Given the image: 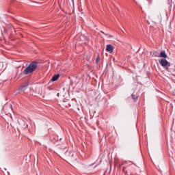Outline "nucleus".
<instances>
[{
  "label": "nucleus",
  "mask_w": 175,
  "mask_h": 175,
  "mask_svg": "<svg viewBox=\"0 0 175 175\" xmlns=\"http://www.w3.org/2000/svg\"><path fill=\"white\" fill-rule=\"evenodd\" d=\"M38 68V62H32L23 71V75H31Z\"/></svg>",
  "instance_id": "nucleus-1"
},
{
  "label": "nucleus",
  "mask_w": 175,
  "mask_h": 175,
  "mask_svg": "<svg viewBox=\"0 0 175 175\" xmlns=\"http://www.w3.org/2000/svg\"><path fill=\"white\" fill-rule=\"evenodd\" d=\"M160 65H161V66H163V68H165V69H169V68L167 66H170V63H169V62H167V60H166L165 59H161L159 61Z\"/></svg>",
  "instance_id": "nucleus-2"
},
{
  "label": "nucleus",
  "mask_w": 175,
  "mask_h": 175,
  "mask_svg": "<svg viewBox=\"0 0 175 175\" xmlns=\"http://www.w3.org/2000/svg\"><path fill=\"white\" fill-rule=\"evenodd\" d=\"M114 50V48L111 46V44H108L106 46V51H108V53H111Z\"/></svg>",
  "instance_id": "nucleus-3"
},
{
  "label": "nucleus",
  "mask_w": 175,
  "mask_h": 175,
  "mask_svg": "<svg viewBox=\"0 0 175 175\" xmlns=\"http://www.w3.org/2000/svg\"><path fill=\"white\" fill-rule=\"evenodd\" d=\"M159 58H165V59H166V58H167V55H166V52L165 51H162L160 53Z\"/></svg>",
  "instance_id": "nucleus-4"
},
{
  "label": "nucleus",
  "mask_w": 175,
  "mask_h": 175,
  "mask_svg": "<svg viewBox=\"0 0 175 175\" xmlns=\"http://www.w3.org/2000/svg\"><path fill=\"white\" fill-rule=\"evenodd\" d=\"M59 79V75H55L52 78V81H57Z\"/></svg>",
  "instance_id": "nucleus-5"
},
{
  "label": "nucleus",
  "mask_w": 175,
  "mask_h": 175,
  "mask_svg": "<svg viewBox=\"0 0 175 175\" xmlns=\"http://www.w3.org/2000/svg\"><path fill=\"white\" fill-rule=\"evenodd\" d=\"M131 96H132V98L133 99V100H134L135 102H136V100H137V98H139V96H135V95L133 94L131 95Z\"/></svg>",
  "instance_id": "nucleus-6"
},
{
  "label": "nucleus",
  "mask_w": 175,
  "mask_h": 175,
  "mask_svg": "<svg viewBox=\"0 0 175 175\" xmlns=\"http://www.w3.org/2000/svg\"><path fill=\"white\" fill-rule=\"evenodd\" d=\"M27 85H23L21 88V91H23V92L25 91Z\"/></svg>",
  "instance_id": "nucleus-7"
},
{
  "label": "nucleus",
  "mask_w": 175,
  "mask_h": 175,
  "mask_svg": "<svg viewBox=\"0 0 175 175\" xmlns=\"http://www.w3.org/2000/svg\"><path fill=\"white\" fill-rule=\"evenodd\" d=\"M153 55H154V57H159V55H160L159 52H158V51L154 52L153 53Z\"/></svg>",
  "instance_id": "nucleus-8"
},
{
  "label": "nucleus",
  "mask_w": 175,
  "mask_h": 175,
  "mask_svg": "<svg viewBox=\"0 0 175 175\" xmlns=\"http://www.w3.org/2000/svg\"><path fill=\"white\" fill-rule=\"evenodd\" d=\"M99 61H100V57L99 56H98V57H96V64H98V62H99Z\"/></svg>",
  "instance_id": "nucleus-9"
},
{
  "label": "nucleus",
  "mask_w": 175,
  "mask_h": 175,
  "mask_svg": "<svg viewBox=\"0 0 175 175\" xmlns=\"http://www.w3.org/2000/svg\"><path fill=\"white\" fill-rule=\"evenodd\" d=\"M101 33H103L104 35H105V36H110L109 34H107V33H105L103 32V31H101Z\"/></svg>",
  "instance_id": "nucleus-10"
},
{
  "label": "nucleus",
  "mask_w": 175,
  "mask_h": 175,
  "mask_svg": "<svg viewBox=\"0 0 175 175\" xmlns=\"http://www.w3.org/2000/svg\"><path fill=\"white\" fill-rule=\"evenodd\" d=\"M10 109H11V110H13V105H12V104L10 105Z\"/></svg>",
  "instance_id": "nucleus-11"
}]
</instances>
